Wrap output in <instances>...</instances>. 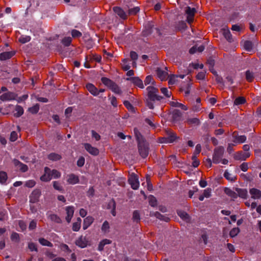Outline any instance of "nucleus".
<instances>
[{
	"mask_svg": "<svg viewBox=\"0 0 261 261\" xmlns=\"http://www.w3.org/2000/svg\"><path fill=\"white\" fill-rule=\"evenodd\" d=\"M155 71L158 78L161 81L166 80L169 76L166 67L164 68L158 67Z\"/></svg>",
	"mask_w": 261,
	"mask_h": 261,
	"instance_id": "obj_5",
	"label": "nucleus"
},
{
	"mask_svg": "<svg viewBox=\"0 0 261 261\" xmlns=\"http://www.w3.org/2000/svg\"><path fill=\"white\" fill-rule=\"evenodd\" d=\"M128 181L132 189L137 190L139 188L140 185L139 178L136 174L132 173L129 174Z\"/></svg>",
	"mask_w": 261,
	"mask_h": 261,
	"instance_id": "obj_3",
	"label": "nucleus"
},
{
	"mask_svg": "<svg viewBox=\"0 0 261 261\" xmlns=\"http://www.w3.org/2000/svg\"><path fill=\"white\" fill-rule=\"evenodd\" d=\"M113 10L115 13L117 14L120 18L123 19H126L127 17V14L124 10L119 7H114Z\"/></svg>",
	"mask_w": 261,
	"mask_h": 261,
	"instance_id": "obj_12",
	"label": "nucleus"
},
{
	"mask_svg": "<svg viewBox=\"0 0 261 261\" xmlns=\"http://www.w3.org/2000/svg\"><path fill=\"white\" fill-rule=\"evenodd\" d=\"M86 87L93 96H97L99 94L98 89L94 85L89 83L86 85Z\"/></svg>",
	"mask_w": 261,
	"mask_h": 261,
	"instance_id": "obj_16",
	"label": "nucleus"
},
{
	"mask_svg": "<svg viewBox=\"0 0 261 261\" xmlns=\"http://www.w3.org/2000/svg\"><path fill=\"white\" fill-rule=\"evenodd\" d=\"M144 82L145 84L147 85L150 83L153 84L154 81L151 75H148L146 77Z\"/></svg>",
	"mask_w": 261,
	"mask_h": 261,
	"instance_id": "obj_64",
	"label": "nucleus"
},
{
	"mask_svg": "<svg viewBox=\"0 0 261 261\" xmlns=\"http://www.w3.org/2000/svg\"><path fill=\"white\" fill-rule=\"evenodd\" d=\"M40 195L41 191L39 190H34L30 196V202L33 203H36L39 201Z\"/></svg>",
	"mask_w": 261,
	"mask_h": 261,
	"instance_id": "obj_9",
	"label": "nucleus"
},
{
	"mask_svg": "<svg viewBox=\"0 0 261 261\" xmlns=\"http://www.w3.org/2000/svg\"><path fill=\"white\" fill-rule=\"evenodd\" d=\"M53 187L56 190L58 191H62L63 190V187L57 181H55L53 182Z\"/></svg>",
	"mask_w": 261,
	"mask_h": 261,
	"instance_id": "obj_55",
	"label": "nucleus"
},
{
	"mask_svg": "<svg viewBox=\"0 0 261 261\" xmlns=\"http://www.w3.org/2000/svg\"><path fill=\"white\" fill-rule=\"evenodd\" d=\"M225 193L230 197L232 200H234L238 197L237 192L233 191L228 188H225L224 189Z\"/></svg>",
	"mask_w": 261,
	"mask_h": 261,
	"instance_id": "obj_23",
	"label": "nucleus"
},
{
	"mask_svg": "<svg viewBox=\"0 0 261 261\" xmlns=\"http://www.w3.org/2000/svg\"><path fill=\"white\" fill-rule=\"evenodd\" d=\"M122 62H123V63H122V68H123V70L125 71L128 70L130 68V66L129 65V64L127 63V60L124 59L122 61Z\"/></svg>",
	"mask_w": 261,
	"mask_h": 261,
	"instance_id": "obj_62",
	"label": "nucleus"
},
{
	"mask_svg": "<svg viewBox=\"0 0 261 261\" xmlns=\"http://www.w3.org/2000/svg\"><path fill=\"white\" fill-rule=\"evenodd\" d=\"M15 113H14V116L16 117H20L23 113V109L20 106H17L15 109Z\"/></svg>",
	"mask_w": 261,
	"mask_h": 261,
	"instance_id": "obj_35",
	"label": "nucleus"
},
{
	"mask_svg": "<svg viewBox=\"0 0 261 261\" xmlns=\"http://www.w3.org/2000/svg\"><path fill=\"white\" fill-rule=\"evenodd\" d=\"M36 185V182L34 180H29L25 182V185L28 188H32Z\"/></svg>",
	"mask_w": 261,
	"mask_h": 261,
	"instance_id": "obj_63",
	"label": "nucleus"
},
{
	"mask_svg": "<svg viewBox=\"0 0 261 261\" xmlns=\"http://www.w3.org/2000/svg\"><path fill=\"white\" fill-rule=\"evenodd\" d=\"M101 82L102 83L106 86H108V87H110V86L112 84L113 82L110 80L107 77H102L101 78Z\"/></svg>",
	"mask_w": 261,
	"mask_h": 261,
	"instance_id": "obj_45",
	"label": "nucleus"
},
{
	"mask_svg": "<svg viewBox=\"0 0 261 261\" xmlns=\"http://www.w3.org/2000/svg\"><path fill=\"white\" fill-rule=\"evenodd\" d=\"M149 203L151 206H155L157 205V200L155 197L152 195H150L148 197Z\"/></svg>",
	"mask_w": 261,
	"mask_h": 261,
	"instance_id": "obj_42",
	"label": "nucleus"
},
{
	"mask_svg": "<svg viewBox=\"0 0 261 261\" xmlns=\"http://www.w3.org/2000/svg\"><path fill=\"white\" fill-rule=\"evenodd\" d=\"M89 244V242L86 237L81 236L75 241V244L80 248H83L86 247Z\"/></svg>",
	"mask_w": 261,
	"mask_h": 261,
	"instance_id": "obj_8",
	"label": "nucleus"
},
{
	"mask_svg": "<svg viewBox=\"0 0 261 261\" xmlns=\"http://www.w3.org/2000/svg\"><path fill=\"white\" fill-rule=\"evenodd\" d=\"M39 110V106L38 105H36L34 106H33L31 108H30L29 109V111L30 112H31L32 114H36L37 113Z\"/></svg>",
	"mask_w": 261,
	"mask_h": 261,
	"instance_id": "obj_56",
	"label": "nucleus"
},
{
	"mask_svg": "<svg viewBox=\"0 0 261 261\" xmlns=\"http://www.w3.org/2000/svg\"><path fill=\"white\" fill-rule=\"evenodd\" d=\"M111 90L114 92V93H116V94H120L121 93V90L119 88V87L115 83H114V82L112 83V84L110 86V87H109Z\"/></svg>",
	"mask_w": 261,
	"mask_h": 261,
	"instance_id": "obj_34",
	"label": "nucleus"
},
{
	"mask_svg": "<svg viewBox=\"0 0 261 261\" xmlns=\"http://www.w3.org/2000/svg\"><path fill=\"white\" fill-rule=\"evenodd\" d=\"M250 155L249 152L243 153V152H238L235 154V159L237 160H245Z\"/></svg>",
	"mask_w": 261,
	"mask_h": 261,
	"instance_id": "obj_22",
	"label": "nucleus"
},
{
	"mask_svg": "<svg viewBox=\"0 0 261 261\" xmlns=\"http://www.w3.org/2000/svg\"><path fill=\"white\" fill-rule=\"evenodd\" d=\"M48 218L53 222L60 223L61 222V220L60 218L55 214H51L48 216Z\"/></svg>",
	"mask_w": 261,
	"mask_h": 261,
	"instance_id": "obj_37",
	"label": "nucleus"
},
{
	"mask_svg": "<svg viewBox=\"0 0 261 261\" xmlns=\"http://www.w3.org/2000/svg\"><path fill=\"white\" fill-rule=\"evenodd\" d=\"M178 77L177 75L171 74V75L169 76L168 77L169 81H168V84L169 85H173L176 82V79Z\"/></svg>",
	"mask_w": 261,
	"mask_h": 261,
	"instance_id": "obj_52",
	"label": "nucleus"
},
{
	"mask_svg": "<svg viewBox=\"0 0 261 261\" xmlns=\"http://www.w3.org/2000/svg\"><path fill=\"white\" fill-rule=\"evenodd\" d=\"M246 79L249 82H251L254 79V75L252 72L247 70L246 72Z\"/></svg>",
	"mask_w": 261,
	"mask_h": 261,
	"instance_id": "obj_41",
	"label": "nucleus"
},
{
	"mask_svg": "<svg viewBox=\"0 0 261 261\" xmlns=\"http://www.w3.org/2000/svg\"><path fill=\"white\" fill-rule=\"evenodd\" d=\"M84 147L85 149L93 155H97L99 154V150L89 143H85Z\"/></svg>",
	"mask_w": 261,
	"mask_h": 261,
	"instance_id": "obj_10",
	"label": "nucleus"
},
{
	"mask_svg": "<svg viewBox=\"0 0 261 261\" xmlns=\"http://www.w3.org/2000/svg\"><path fill=\"white\" fill-rule=\"evenodd\" d=\"M48 159L51 161H56L61 159V156L57 153H51L48 155Z\"/></svg>",
	"mask_w": 261,
	"mask_h": 261,
	"instance_id": "obj_33",
	"label": "nucleus"
},
{
	"mask_svg": "<svg viewBox=\"0 0 261 261\" xmlns=\"http://www.w3.org/2000/svg\"><path fill=\"white\" fill-rule=\"evenodd\" d=\"M139 11L140 9L139 7H134L128 10V14L129 15H136Z\"/></svg>",
	"mask_w": 261,
	"mask_h": 261,
	"instance_id": "obj_61",
	"label": "nucleus"
},
{
	"mask_svg": "<svg viewBox=\"0 0 261 261\" xmlns=\"http://www.w3.org/2000/svg\"><path fill=\"white\" fill-rule=\"evenodd\" d=\"M186 122L189 125H198L200 124V120L197 118H188L186 120Z\"/></svg>",
	"mask_w": 261,
	"mask_h": 261,
	"instance_id": "obj_29",
	"label": "nucleus"
},
{
	"mask_svg": "<svg viewBox=\"0 0 261 261\" xmlns=\"http://www.w3.org/2000/svg\"><path fill=\"white\" fill-rule=\"evenodd\" d=\"M249 192L252 199H258L261 198V191L257 189H251Z\"/></svg>",
	"mask_w": 261,
	"mask_h": 261,
	"instance_id": "obj_18",
	"label": "nucleus"
},
{
	"mask_svg": "<svg viewBox=\"0 0 261 261\" xmlns=\"http://www.w3.org/2000/svg\"><path fill=\"white\" fill-rule=\"evenodd\" d=\"M243 45L244 48L248 51L251 50L253 47L252 43L250 41H244Z\"/></svg>",
	"mask_w": 261,
	"mask_h": 261,
	"instance_id": "obj_39",
	"label": "nucleus"
},
{
	"mask_svg": "<svg viewBox=\"0 0 261 261\" xmlns=\"http://www.w3.org/2000/svg\"><path fill=\"white\" fill-rule=\"evenodd\" d=\"M50 174L51 178H58L61 176V173L57 170L54 169L51 170Z\"/></svg>",
	"mask_w": 261,
	"mask_h": 261,
	"instance_id": "obj_49",
	"label": "nucleus"
},
{
	"mask_svg": "<svg viewBox=\"0 0 261 261\" xmlns=\"http://www.w3.org/2000/svg\"><path fill=\"white\" fill-rule=\"evenodd\" d=\"M224 176L226 179L230 181H234L237 178L236 176L230 173L228 171H225Z\"/></svg>",
	"mask_w": 261,
	"mask_h": 261,
	"instance_id": "obj_30",
	"label": "nucleus"
},
{
	"mask_svg": "<svg viewBox=\"0 0 261 261\" xmlns=\"http://www.w3.org/2000/svg\"><path fill=\"white\" fill-rule=\"evenodd\" d=\"M13 163L15 167L23 172H26L28 170V167L26 165L23 164L17 160L14 159L13 160Z\"/></svg>",
	"mask_w": 261,
	"mask_h": 261,
	"instance_id": "obj_17",
	"label": "nucleus"
},
{
	"mask_svg": "<svg viewBox=\"0 0 261 261\" xmlns=\"http://www.w3.org/2000/svg\"><path fill=\"white\" fill-rule=\"evenodd\" d=\"M181 116V114L178 110H175L172 114V117L174 121L178 120Z\"/></svg>",
	"mask_w": 261,
	"mask_h": 261,
	"instance_id": "obj_44",
	"label": "nucleus"
},
{
	"mask_svg": "<svg viewBox=\"0 0 261 261\" xmlns=\"http://www.w3.org/2000/svg\"><path fill=\"white\" fill-rule=\"evenodd\" d=\"M72 41V39L70 37H65L62 41V42L63 44H64L65 46H69Z\"/></svg>",
	"mask_w": 261,
	"mask_h": 261,
	"instance_id": "obj_57",
	"label": "nucleus"
},
{
	"mask_svg": "<svg viewBox=\"0 0 261 261\" xmlns=\"http://www.w3.org/2000/svg\"><path fill=\"white\" fill-rule=\"evenodd\" d=\"M169 104L171 106L173 107H179L182 110L185 111L188 110V108L187 106L176 101H171L170 102Z\"/></svg>",
	"mask_w": 261,
	"mask_h": 261,
	"instance_id": "obj_26",
	"label": "nucleus"
},
{
	"mask_svg": "<svg viewBox=\"0 0 261 261\" xmlns=\"http://www.w3.org/2000/svg\"><path fill=\"white\" fill-rule=\"evenodd\" d=\"M110 228L109 223L107 221H105L102 226H101V230L104 233H107L109 231Z\"/></svg>",
	"mask_w": 261,
	"mask_h": 261,
	"instance_id": "obj_46",
	"label": "nucleus"
},
{
	"mask_svg": "<svg viewBox=\"0 0 261 261\" xmlns=\"http://www.w3.org/2000/svg\"><path fill=\"white\" fill-rule=\"evenodd\" d=\"M147 91V98L146 105L150 109L154 108V103L156 101H160L163 99L162 96L159 95L158 89L153 86H148L146 89Z\"/></svg>",
	"mask_w": 261,
	"mask_h": 261,
	"instance_id": "obj_1",
	"label": "nucleus"
},
{
	"mask_svg": "<svg viewBox=\"0 0 261 261\" xmlns=\"http://www.w3.org/2000/svg\"><path fill=\"white\" fill-rule=\"evenodd\" d=\"M186 23L184 21H180L178 22L176 28L179 30H185L186 28Z\"/></svg>",
	"mask_w": 261,
	"mask_h": 261,
	"instance_id": "obj_60",
	"label": "nucleus"
},
{
	"mask_svg": "<svg viewBox=\"0 0 261 261\" xmlns=\"http://www.w3.org/2000/svg\"><path fill=\"white\" fill-rule=\"evenodd\" d=\"M176 139L175 134L170 132L167 137H163L159 139V142L161 143H170L173 142Z\"/></svg>",
	"mask_w": 261,
	"mask_h": 261,
	"instance_id": "obj_7",
	"label": "nucleus"
},
{
	"mask_svg": "<svg viewBox=\"0 0 261 261\" xmlns=\"http://www.w3.org/2000/svg\"><path fill=\"white\" fill-rule=\"evenodd\" d=\"M246 102V99L244 97H239L237 98L234 101L235 105L243 104Z\"/></svg>",
	"mask_w": 261,
	"mask_h": 261,
	"instance_id": "obj_47",
	"label": "nucleus"
},
{
	"mask_svg": "<svg viewBox=\"0 0 261 261\" xmlns=\"http://www.w3.org/2000/svg\"><path fill=\"white\" fill-rule=\"evenodd\" d=\"M204 49V46L201 45L199 46L195 45L192 47L189 50L191 54H193L196 52L201 53Z\"/></svg>",
	"mask_w": 261,
	"mask_h": 261,
	"instance_id": "obj_25",
	"label": "nucleus"
},
{
	"mask_svg": "<svg viewBox=\"0 0 261 261\" xmlns=\"http://www.w3.org/2000/svg\"><path fill=\"white\" fill-rule=\"evenodd\" d=\"M236 191L237 192L238 196L244 199L247 198L248 192L246 189L236 188Z\"/></svg>",
	"mask_w": 261,
	"mask_h": 261,
	"instance_id": "obj_24",
	"label": "nucleus"
},
{
	"mask_svg": "<svg viewBox=\"0 0 261 261\" xmlns=\"http://www.w3.org/2000/svg\"><path fill=\"white\" fill-rule=\"evenodd\" d=\"M71 35L73 38H79L82 35V33L76 30H72Z\"/></svg>",
	"mask_w": 261,
	"mask_h": 261,
	"instance_id": "obj_59",
	"label": "nucleus"
},
{
	"mask_svg": "<svg viewBox=\"0 0 261 261\" xmlns=\"http://www.w3.org/2000/svg\"><path fill=\"white\" fill-rule=\"evenodd\" d=\"M51 170L48 168H44V174L40 177V180L43 181H49L51 179L50 174Z\"/></svg>",
	"mask_w": 261,
	"mask_h": 261,
	"instance_id": "obj_14",
	"label": "nucleus"
},
{
	"mask_svg": "<svg viewBox=\"0 0 261 261\" xmlns=\"http://www.w3.org/2000/svg\"><path fill=\"white\" fill-rule=\"evenodd\" d=\"M67 182L71 185H74L79 182V178L77 175L70 174L68 175Z\"/></svg>",
	"mask_w": 261,
	"mask_h": 261,
	"instance_id": "obj_21",
	"label": "nucleus"
},
{
	"mask_svg": "<svg viewBox=\"0 0 261 261\" xmlns=\"http://www.w3.org/2000/svg\"><path fill=\"white\" fill-rule=\"evenodd\" d=\"M233 137L234 138L233 142L235 143H243L245 142L246 140V137L244 135L236 136L234 134H233Z\"/></svg>",
	"mask_w": 261,
	"mask_h": 261,
	"instance_id": "obj_27",
	"label": "nucleus"
},
{
	"mask_svg": "<svg viewBox=\"0 0 261 261\" xmlns=\"http://www.w3.org/2000/svg\"><path fill=\"white\" fill-rule=\"evenodd\" d=\"M153 215L158 219L161 220H163L165 222H168L170 220L169 218L166 216H164V215H163L162 214H161L160 213L156 212L155 213H154L153 214Z\"/></svg>",
	"mask_w": 261,
	"mask_h": 261,
	"instance_id": "obj_32",
	"label": "nucleus"
},
{
	"mask_svg": "<svg viewBox=\"0 0 261 261\" xmlns=\"http://www.w3.org/2000/svg\"><path fill=\"white\" fill-rule=\"evenodd\" d=\"M240 232V229L239 228H233L232 229L230 232L229 235L231 238H233L236 237Z\"/></svg>",
	"mask_w": 261,
	"mask_h": 261,
	"instance_id": "obj_54",
	"label": "nucleus"
},
{
	"mask_svg": "<svg viewBox=\"0 0 261 261\" xmlns=\"http://www.w3.org/2000/svg\"><path fill=\"white\" fill-rule=\"evenodd\" d=\"M31 40V38L28 36H21L18 38V41L22 43H27Z\"/></svg>",
	"mask_w": 261,
	"mask_h": 261,
	"instance_id": "obj_50",
	"label": "nucleus"
},
{
	"mask_svg": "<svg viewBox=\"0 0 261 261\" xmlns=\"http://www.w3.org/2000/svg\"><path fill=\"white\" fill-rule=\"evenodd\" d=\"M8 177L7 174L5 172H0V183L4 184L6 182L7 180Z\"/></svg>",
	"mask_w": 261,
	"mask_h": 261,
	"instance_id": "obj_43",
	"label": "nucleus"
},
{
	"mask_svg": "<svg viewBox=\"0 0 261 261\" xmlns=\"http://www.w3.org/2000/svg\"><path fill=\"white\" fill-rule=\"evenodd\" d=\"M127 80L130 81L135 85L138 87L143 89L144 88V85L142 81L138 77H132L127 78Z\"/></svg>",
	"mask_w": 261,
	"mask_h": 261,
	"instance_id": "obj_15",
	"label": "nucleus"
},
{
	"mask_svg": "<svg viewBox=\"0 0 261 261\" xmlns=\"http://www.w3.org/2000/svg\"><path fill=\"white\" fill-rule=\"evenodd\" d=\"M223 34L225 38L229 42H231L232 40L231 35L230 32L228 29H224L223 30Z\"/></svg>",
	"mask_w": 261,
	"mask_h": 261,
	"instance_id": "obj_36",
	"label": "nucleus"
},
{
	"mask_svg": "<svg viewBox=\"0 0 261 261\" xmlns=\"http://www.w3.org/2000/svg\"><path fill=\"white\" fill-rule=\"evenodd\" d=\"M15 54L14 51H6L0 54V60L5 61L10 59Z\"/></svg>",
	"mask_w": 261,
	"mask_h": 261,
	"instance_id": "obj_20",
	"label": "nucleus"
},
{
	"mask_svg": "<svg viewBox=\"0 0 261 261\" xmlns=\"http://www.w3.org/2000/svg\"><path fill=\"white\" fill-rule=\"evenodd\" d=\"M192 166L194 167H197L199 165V161L197 159V156L195 155H193L192 157Z\"/></svg>",
	"mask_w": 261,
	"mask_h": 261,
	"instance_id": "obj_53",
	"label": "nucleus"
},
{
	"mask_svg": "<svg viewBox=\"0 0 261 261\" xmlns=\"http://www.w3.org/2000/svg\"><path fill=\"white\" fill-rule=\"evenodd\" d=\"M39 242L43 246L48 247L53 246V244L51 242L44 238H40L39 239Z\"/></svg>",
	"mask_w": 261,
	"mask_h": 261,
	"instance_id": "obj_38",
	"label": "nucleus"
},
{
	"mask_svg": "<svg viewBox=\"0 0 261 261\" xmlns=\"http://www.w3.org/2000/svg\"><path fill=\"white\" fill-rule=\"evenodd\" d=\"M94 218L91 216H88L84 220L83 229H87L93 222Z\"/></svg>",
	"mask_w": 261,
	"mask_h": 261,
	"instance_id": "obj_19",
	"label": "nucleus"
},
{
	"mask_svg": "<svg viewBox=\"0 0 261 261\" xmlns=\"http://www.w3.org/2000/svg\"><path fill=\"white\" fill-rule=\"evenodd\" d=\"M161 91L166 97H170L171 95V92L169 91L167 88H162Z\"/></svg>",
	"mask_w": 261,
	"mask_h": 261,
	"instance_id": "obj_51",
	"label": "nucleus"
},
{
	"mask_svg": "<svg viewBox=\"0 0 261 261\" xmlns=\"http://www.w3.org/2000/svg\"><path fill=\"white\" fill-rule=\"evenodd\" d=\"M224 149L222 147H218L215 149L213 162L215 164H218L220 162V159L224 153Z\"/></svg>",
	"mask_w": 261,
	"mask_h": 261,
	"instance_id": "obj_4",
	"label": "nucleus"
},
{
	"mask_svg": "<svg viewBox=\"0 0 261 261\" xmlns=\"http://www.w3.org/2000/svg\"><path fill=\"white\" fill-rule=\"evenodd\" d=\"M66 217L65 218L66 221L70 223L73 217L74 208L73 206H68L65 207Z\"/></svg>",
	"mask_w": 261,
	"mask_h": 261,
	"instance_id": "obj_11",
	"label": "nucleus"
},
{
	"mask_svg": "<svg viewBox=\"0 0 261 261\" xmlns=\"http://www.w3.org/2000/svg\"><path fill=\"white\" fill-rule=\"evenodd\" d=\"M15 98V94L11 92H8L3 94L0 96V99L3 101H10Z\"/></svg>",
	"mask_w": 261,
	"mask_h": 261,
	"instance_id": "obj_13",
	"label": "nucleus"
},
{
	"mask_svg": "<svg viewBox=\"0 0 261 261\" xmlns=\"http://www.w3.org/2000/svg\"><path fill=\"white\" fill-rule=\"evenodd\" d=\"M11 239L12 241L18 242L19 241V236L16 232H13L11 236Z\"/></svg>",
	"mask_w": 261,
	"mask_h": 261,
	"instance_id": "obj_58",
	"label": "nucleus"
},
{
	"mask_svg": "<svg viewBox=\"0 0 261 261\" xmlns=\"http://www.w3.org/2000/svg\"><path fill=\"white\" fill-rule=\"evenodd\" d=\"M82 220L80 218H77L76 219V221L74 222L72 224V230L74 231H78L80 228L81 225Z\"/></svg>",
	"mask_w": 261,
	"mask_h": 261,
	"instance_id": "obj_28",
	"label": "nucleus"
},
{
	"mask_svg": "<svg viewBox=\"0 0 261 261\" xmlns=\"http://www.w3.org/2000/svg\"><path fill=\"white\" fill-rule=\"evenodd\" d=\"M134 131L135 134V136L138 140V144L139 143V142L144 141V139L143 138V137L142 136V135L137 128H135Z\"/></svg>",
	"mask_w": 261,
	"mask_h": 261,
	"instance_id": "obj_40",
	"label": "nucleus"
},
{
	"mask_svg": "<svg viewBox=\"0 0 261 261\" xmlns=\"http://www.w3.org/2000/svg\"><path fill=\"white\" fill-rule=\"evenodd\" d=\"M123 104L128 111H131V112H135L134 107L128 101H127V100L124 101L123 102Z\"/></svg>",
	"mask_w": 261,
	"mask_h": 261,
	"instance_id": "obj_48",
	"label": "nucleus"
},
{
	"mask_svg": "<svg viewBox=\"0 0 261 261\" xmlns=\"http://www.w3.org/2000/svg\"><path fill=\"white\" fill-rule=\"evenodd\" d=\"M196 10L194 8H191L190 7H187L185 10V13L187 15V21L189 23H191L194 18Z\"/></svg>",
	"mask_w": 261,
	"mask_h": 261,
	"instance_id": "obj_6",
	"label": "nucleus"
},
{
	"mask_svg": "<svg viewBox=\"0 0 261 261\" xmlns=\"http://www.w3.org/2000/svg\"><path fill=\"white\" fill-rule=\"evenodd\" d=\"M138 149L140 154L145 158L148 154V144L145 141L140 142L138 144Z\"/></svg>",
	"mask_w": 261,
	"mask_h": 261,
	"instance_id": "obj_2",
	"label": "nucleus"
},
{
	"mask_svg": "<svg viewBox=\"0 0 261 261\" xmlns=\"http://www.w3.org/2000/svg\"><path fill=\"white\" fill-rule=\"evenodd\" d=\"M177 214L178 215L184 220L186 222L190 221V217L187 213L182 211H178L177 212Z\"/></svg>",
	"mask_w": 261,
	"mask_h": 261,
	"instance_id": "obj_31",
	"label": "nucleus"
}]
</instances>
